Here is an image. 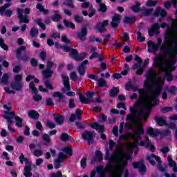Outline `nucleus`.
Here are the masks:
<instances>
[{"mask_svg":"<svg viewBox=\"0 0 177 177\" xmlns=\"http://www.w3.org/2000/svg\"><path fill=\"white\" fill-rule=\"evenodd\" d=\"M165 77L166 80L167 82H171V81H174V75L172 74V72L175 71H171V69H165V71H166Z\"/></svg>","mask_w":177,"mask_h":177,"instance_id":"obj_24","label":"nucleus"},{"mask_svg":"<svg viewBox=\"0 0 177 177\" xmlns=\"http://www.w3.org/2000/svg\"><path fill=\"white\" fill-rule=\"evenodd\" d=\"M86 35H88V28H86V26H83L81 30L77 33V38H79L82 42H84V41L86 39Z\"/></svg>","mask_w":177,"mask_h":177,"instance_id":"obj_14","label":"nucleus"},{"mask_svg":"<svg viewBox=\"0 0 177 177\" xmlns=\"http://www.w3.org/2000/svg\"><path fill=\"white\" fill-rule=\"evenodd\" d=\"M0 82L3 85H7L9 83V75L8 73H3L1 79H0Z\"/></svg>","mask_w":177,"mask_h":177,"instance_id":"obj_30","label":"nucleus"},{"mask_svg":"<svg viewBox=\"0 0 177 177\" xmlns=\"http://www.w3.org/2000/svg\"><path fill=\"white\" fill-rule=\"evenodd\" d=\"M98 12L106 13V12H107V6H106L105 3H100L99 5Z\"/></svg>","mask_w":177,"mask_h":177,"instance_id":"obj_42","label":"nucleus"},{"mask_svg":"<svg viewBox=\"0 0 177 177\" xmlns=\"http://www.w3.org/2000/svg\"><path fill=\"white\" fill-rule=\"evenodd\" d=\"M120 92V89L117 87H113L111 90L109 91V96L110 97H115L117 95H118Z\"/></svg>","mask_w":177,"mask_h":177,"instance_id":"obj_34","label":"nucleus"},{"mask_svg":"<svg viewBox=\"0 0 177 177\" xmlns=\"http://www.w3.org/2000/svg\"><path fill=\"white\" fill-rule=\"evenodd\" d=\"M17 12L19 23H25V24L30 23V19H28L27 15H23V10L21 8H17Z\"/></svg>","mask_w":177,"mask_h":177,"instance_id":"obj_13","label":"nucleus"},{"mask_svg":"<svg viewBox=\"0 0 177 177\" xmlns=\"http://www.w3.org/2000/svg\"><path fill=\"white\" fill-rule=\"evenodd\" d=\"M26 49H27L26 46H21L15 50L17 53V59L22 60L23 62H27V60H28V56H27V55H24L22 57H20V56H21V52H23V50H26Z\"/></svg>","mask_w":177,"mask_h":177,"instance_id":"obj_12","label":"nucleus"},{"mask_svg":"<svg viewBox=\"0 0 177 177\" xmlns=\"http://www.w3.org/2000/svg\"><path fill=\"white\" fill-rule=\"evenodd\" d=\"M173 109L171 106H164L162 109H160V113L162 114H167V113H169L172 111Z\"/></svg>","mask_w":177,"mask_h":177,"instance_id":"obj_44","label":"nucleus"},{"mask_svg":"<svg viewBox=\"0 0 177 177\" xmlns=\"http://www.w3.org/2000/svg\"><path fill=\"white\" fill-rule=\"evenodd\" d=\"M108 160H109V162H108L109 167L106 166L105 167V169L108 172H110V171H113V169H114V167L113 166V164H114V160H112L111 159H108Z\"/></svg>","mask_w":177,"mask_h":177,"instance_id":"obj_41","label":"nucleus"},{"mask_svg":"<svg viewBox=\"0 0 177 177\" xmlns=\"http://www.w3.org/2000/svg\"><path fill=\"white\" fill-rule=\"evenodd\" d=\"M53 96V97H58L59 100L64 99V95L59 91L54 92Z\"/></svg>","mask_w":177,"mask_h":177,"instance_id":"obj_58","label":"nucleus"},{"mask_svg":"<svg viewBox=\"0 0 177 177\" xmlns=\"http://www.w3.org/2000/svg\"><path fill=\"white\" fill-rule=\"evenodd\" d=\"M129 70V65L128 64H124V71L120 73L121 75H128V71Z\"/></svg>","mask_w":177,"mask_h":177,"instance_id":"obj_52","label":"nucleus"},{"mask_svg":"<svg viewBox=\"0 0 177 177\" xmlns=\"http://www.w3.org/2000/svg\"><path fill=\"white\" fill-rule=\"evenodd\" d=\"M168 92L171 95H175L177 93L176 86H171L169 88H168Z\"/></svg>","mask_w":177,"mask_h":177,"instance_id":"obj_60","label":"nucleus"},{"mask_svg":"<svg viewBox=\"0 0 177 177\" xmlns=\"http://www.w3.org/2000/svg\"><path fill=\"white\" fill-rule=\"evenodd\" d=\"M120 23H121V15L116 14L112 18L111 26L113 28H117Z\"/></svg>","mask_w":177,"mask_h":177,"instance_id":"obj_15","label":"nucleus"},{"mask_svg":"<svg viewBox=\"0 0 177 177\" xmlns=\"http://www.w3.org/2000/svg\"><path fill=\"white\" fill-rule=\"evenodd\" d=\"M120 157H122V154L121 153H113L111 155L109 160H112V161H115L117 158H120Z\"/></svg>","mask_w":177,"mask_h":177,"instance_id":"obj_48","label":"nucleus"},{"mask_svg":"<svg viewBox=\"0 0 177 177\" xmlns=\"http://www.w3.org/2000/svg\"><path fill=\"white\" fill-rule=\"evenodd\" d=\"M35 22L41 28V30H46V26H45V24L42 23V19L41 18L35 20Z\"/></svg>","mask_w":177,"mask_h":177,"instance_id":"obj_38","label":"nucleus"},{"mask_svg":"<svg viewBox=\"0 0 177 177\" xmlns=\"http://www.w3.org/2000/svg\"><path fill=\"white\" fill-rule=\"evenodd\" d=\"M63 23L67 28H71V30H75V24H74L73 22H70L67 21V19H64L63 21Z\"/></svg>","mask_w":177,"mask_h":177,"instance_id":"obj_36","label":"nucleus"},{"mask_svg":"<svg viewBox=\"0 0 177 177\" xmlns=\"http://www.w3.org/2000/svg\"><path fill=\"white\" fill-rule=\"evenodd\" d=\"M54 120L58 125H63L64 124V116L63 115H58L55 116Z\"/></svg>","mask_w":177,"mask_h":177,"instance_id":"obj_29","label":"nucleus"},{"mask_svg":"<svg viewBox=\"0 0 177 177\" xmlns=\"http://www.w3.org/2000/svg\"><path fill=\"white\" fill-rule=\"evenodd\" d=\"M60 140L62 142H68V140H70V142H73V140H74L73 136L68 135V133H63L60 136Z\"/></svg>","mask_w":177,"mask_h":177,"instance_id":"obj_25","label":"nucleus"},{"mask_svg":"<svg viewBox=\"0 0 177 177\" xmlns=\"http://www.w3.org/2000/svg\"><path fill=\"white\" fill-rule=\"evenodd\" d=\"M44 85L47 88V89H49L50 91H53V86L52 85V84H50V82H49L48 80L45 81Z\"/></svg>","mask_w":177,"mask_h":177,"instance_id":"obj_61","label":"nucleus"},{"mask_svg":"<svg viewBox=\"0 0 177 177\" xmlns=\"http://www.w3.org/2000/svg\"><path fill=\"white\" fill-rule=\"evenodd\" d=\"M53 71L51 69H46L42 71V74L45 78H50L53 75Z\"/></svg>","mask_w":177,"mask_h":177,"instance_id":"obj_32","label":"nucleus"},{"mask_svg":"<svg viewBox=\"0 0 177 177\" xmlns=\"http://www.w3.org/2000/svg\"><path fill=\"white\" fill-rule=\"evenodd\" d=\"M97 86L100 88H107V82L103 78H100L97 81Z\"/></svg>","mask_w":177,"mask_h":177,"instance_id":"obj_35","label":"nucleus"},{"mask_svg":"<svg viewBox=\"0 0 177 177\" xmlns=\"http://www.w3.org/2000/svg\"><path fill=\"white\" fill-rule=\"evenodd\" d=\"M170 30L173 31V32H177V27L171 26L169 28V26L167 25V29L166 30V33L165 35V41L163 43L164 46H167L168 44L172 42V33H171Z\"/></svg>","mask_w":177,"mask_h":177,"instance_id":"obj_5","label":"nucleus"},{"mask_svg":"<svg viewBox=\"0 0 177 177\" xmlns=\"http://www.w3.org/2000/svg\"><path fill=\"white\" fill-rule=\"evenodd\" d=\"M132 165L133 168L138 169L140 174H146V171H147V167H146V165H145L143 160L133 162Z\"/></svg>","mask_w":177,"mask_h":177,"instance_id":"obj_10","label":"nucleus"},{"mask_svg":"<svg viewBox=\"0 0 177 177\" xmlns=\"http://www.w3.org/2000/svg\"><path fill=\"white\" fill-rule=\"evenodd\" d=\"M160 133V131H158V129H153V127H149L147 129V135L153 136V138H157V136H158Z\"/></svg>","mask_w":177,"mask_h":177,"instance_id":"obj_21","label":"nucleus"},{"mask_svg":"<svg viewBox=\"0 0 177 177\" xmlns=\"http://www.w3.org/2000/svg\"><path fill=\"white\" fill-rule=\"evenodd\" d=\"M75 114L72 113L71 115L69 118V121H71V122H74L76 118L77 120H82V115H81V109H77L75 111Z\"/></svg>","mask_w":177,"mask_h":177,"instance_id":"obj_16","label":"nucleus"},{"mask_svg":"<svg viewBox=\"0 0 177 177\" xmlns=\"http://www.w3.org/2000/svg\"><path fill=\"white\" fill-rule=\"evenodd\" d=\"M158 30H160V24H154L151 29L148 31L149 37H153L154 33L158 35V34H160Z\"/></svg>","mask_w":177,"mask_h":177,"instance_id":"obj_18","label":"nucleus"},{"mask_svg":"<svg viewBox=\"0 0 177 177\" xmlns=\"http://www.w3.org/2000/svg\"><path fill=\"white\" fill-rule=\"evenodd\" d=\"M157 1L148 0L146 3L147 8H151L152 6H156L157 5Z\"/></svg>","mask_w":177,"mask_h":177,"instance_id":"obj_57","label":"nucleus"},{"mask_svg":"<svg viewBox=\"0 0 177 177\" xmlns=\"http://www.w3.org/2000/svg\"><path fill=\"white\" fill-rule=\"evenodd\" d=\"M95 158H97V161L100 162V161H103V154L102 151L97 150L95 151Z\"/></svg>","mask_w":177,"mask_h":177,"instance_id":"obj_50","label":"nucleus"},{"mask_svg":"<svg viewBox=\"0 0 177 177\" xmlns=\"http://www.w3.org/2000/svg\"><path fill=\"white\" fill-rule=\"evenodd\" d=\"M28 115L30 118H32V120H38L39 118V114L35 110L29 111Z\"/></svg>","mask_w":177,"mask_h":177,"instance_id":"obj_26","label":"nucleus"},{"mask_svg":"<svg viewBox=\"0 0 177 177\" xmlns=\"http://www.w3.org/2000/svg\"><path fill=\"white\" fill-rule=\"evenodd\" d=\"M167 160L169 161V166L171 168H174V167H176V162H175L174 160H172V157L171 156V155H169L167 156Z\"/></svg>","mask_w":177,"mask_h":177,"instance_id":"obj_46","label":"nucleus"},{"mask_svg":"<svg viewBox=\"0 0 177 177\" xmlns=\"http://www.w3.org/2000/svg\"><path fill=\"white\" fill-rule=\"evenodd\" d=\"M147 78H151L156 75V72L153 68H150L148 72L147 73Z\"/></svg>","mask_w":177,"mask_h":177,"instance_id":"obj_47","label":"nucleus"},{"mask_svg":"<svg viewBox=\"0 0 177 177\" xmlns=\"http://www.w3.org/2000/svg\"><path fill=\"white\" fill-rule=\"evenodd\" d=\"M15 82L10 84L11 88L15 89V91H21L23 88V84H21V80H23V75L21 74H17L15 77Z\"/></svg>","mask_w":177,"mask_h":177,"instance_id":"obj_7","label":"nucleus"},{"mask_svg":"<svg viewBox=\"0 0 177 177\" xmlns=\"http://www.w3.org/2000/svg\"><path fill=\"white\" fill-rule=\"evenodd\" d=\"M53 15L51 16V20L54 21V23H59L60 20H62V15H60V12L59 10H53Z\"/></svg>","mask_w":177,"mask_h":177,"instance_id":"obj_19","label":"nucleus"},{"mask_svg":"<svg viewBox=\"0 0 177 177\" xmlns=\"http://www.w3.org/2000/svg\"><path fill=\"white\" fill-rule=\"evenodd\" d=\"M136 20H138V18L135 15L131 17L126 16L124 18V24H135Z\"/></svg>","mask_w":177,"mask_h":177,"instance_id":"obj_20","label":"nucleus"},{"mask_svg":"<svg viewBox=\"0 0 177 177\" xmlns=\"http://www.w3.org/2000/svg\"><path fill=\"white\" fill-rule=\"evenodd\" d=\"M151 157L154 158L156 161L158 162V165H161L162 164V161L161 160V158L160 156L155 155L154 153L151 154Z\"/></svg>","mask_w":177,"mask_h":177,"instance_id":"obj_55","label":"nucleus"},{"mask_svg":"<svg viewBox=\"0 0 177 177\" xmlns=\"http://www.w3.org/2000/svg\"><path fill=\"white\" fill-rule=\"evenodd\" d=\"M103 40L99 37H96L95 36H90L88 37V42L89 43H93V42H97V44H102Z\"/></svg>","mask_w":177,"mask_h":177,"instance_id":"obj_37","label":"nucleus"},{"mask_svg":"<svg viewBox=\"0 0 177 177\" xmlns=\"http://www.w3.org/2000/svg\"><path fill=\"white\" fill-rule=\"evenodd\" d=\"M74 20L75 23H77V24H82V23H84V17H81L80 15H75L74 16Z\"/></svg>","mask_w":177,"mask_h":177,"instance_id":"obj_45","label":"nucleus"},{"mask_svg":"<svg viewBox=\"0 0 177 177\" xmlns=\"http://www.w3.org/2000/svg\"><path fill=\"white\" fill-rule=\"evenodd\" d=\"M66 158H67V154L64 153L63 152L59 153L57 160L63 161V160H66Z\"/></svg>","mask_w":177,"mask_h":177,"instance_id":"obj_59","label":"nucleus"},{"mask_svg":"<svg viewBox=\"0 0 177 177\" xmlns=\"http://www.w3.org/2000/svg\"><path fill=\"white\" fill-rule=\"evenodd\" d=\"M155 120L156 121V124L158 125V127H167V120H164L162 116L160 118H157V116L155 117Z\"/></svg>","mask_w":177,"mask_h":177,"instance_id":"obj_28","label":"nucleus"},{"mask_svg":"<svg viewBox=\"0 0 177 177\" xmlns=\"http://www.w3.org/2000/svg\"><path fill=\"white\" fill-rule=\"evenodd\" d=\"M15 125L18 128H23V119L20 118V116H15Z\"/></svg>","mask_w":177,"mask_h":177,"instance_id":"obj_33","label":"nucleus"},{"mask_svg":"<svg viewBox=\"0 0 177 177\" xmlns=\"http://www.w3.org/2000/svg\"><path fill=\"white\" fill-rule=\"evenodd\" d=\"M109 26V20H104L102 22L97 23L95 26V30L100 32V34H103L106 32V27Z\"/></svg>","mask_w":177,"mask_h":177,"instance_id":"obj_11","label":"nucleus"},{"mask_svg":"<svg viewBox=\"0 0 177 177\" xmlns=\"http://www.w3.org/2000/svg\"><path fill=\"white\" fill-rule=\"evenodd\" d=\"M160 50L164 52L165 55L167 56H174V58L169 61L170 64L168 65V64L164 63L162 60H161V59H162V56L160 54H158L153 59V67L160 70L161 73H164L165 70L175 71L176 70V66H175V64H176L177 62V45H175L174 48H172L171 46H167L166 49H164V47L161 46Z\"/></svg>","mask_w":177,"mask_h":177,"instance_id":"obj_2","label":"nucleus"},{"mask_svg":"<svg viewBox=\"0 0 177 177\" xmlns=\"http://www.w3.org/2000/svg\"><path fill=\"white\" fill-rule=\"evenodd\" d=\"M36 9H38L40 13H43L44 15H48L49 13V10L45 9V7L41 3H39L36 5Z\"/></svg>","mask_w":177,"mask_h":177,"instance_id":"obj_27","label":"nucleus"},{"mask_svg":"<svg viewBox=\"0 0 177 177\" xmlns=\"http://www.w3.org/2000/svg\"><path fill=\"white\" fill-rule=\"evenodd\" d=\"M38 34H39L38 28L35 27L31 28L30 31V35L32 38H35V37H37Z\"/></svg>","mask_w":177,"mask_h":177,"instance_id":"obj_40","label":"nucleus"},{"mask_svg":"<svg viewBox=\"0 0 177 177\" xmlns=\"http://www.w3.org/2000/svg\"><path fill=\"white\" fill-rule=\"evenodd\" d=\"M54 45L57 49H62L64 52H69V53H71V49H73L67 46H62L59 42H55Z\"/></svg>","mask_w":177,"mask_h":177,"instance_id":"obj_23","label":"nucleus"},{"mask_svg":"<svg viewBox=\"0 0 177 177\" xmlns=\"http://www.w3.org/2000/svg\"><path fill=\"white\" fill-rule=\"evenodd\" d=\"M46 105L47 106V107H52L55 106V103H53V100H52L51 97L47 99L46 100Z\"/></svg>","mask_w":177,"mask_h":177,"instance_id":"obj_62","label":"nucleus"},{"mask_svg":"<svg viewBox=\"0 0 177 177\" xmlns=\"http://www.w3.org/2000/svg\"><path fill=\"white\" fill-rule=\"evenodd\" d=\"M158 49H160V46L154 44L149 52L153 53V55H157V50H158Z\"/></svg>","mask_w":177,"mask_h":177,"instance_id":"obj_56","label":"nucleus"},{"mask_svg":"<svg viewBox=\"0 0 177 177\" xmlns=\"http://www.w3.org/2000/svg\"><path fill=\"white\" fill-rule=\"evenodd\" d=\"M142 3L139 1H135L134 5L131 7V9L134 12V13H139L141 12L142 16L145 17H148V16H151L153 12H154V8H147L145 10L142 9L140 6Z\"/></svg>","mask_w":177,"mask_h":177,"instance_id":"obj_3","label":"nucleus"},{"mask_svg":"<svg viewBox=\"0 0 177 177\" xmlns=\"http://www.w3.org/2000/svg\"><path fill=\"white\" fill-rule=\"evenodd\" d=\"M88 161V158L86 157H83L80 161V165L83 169L86 168V162Z\"/></svg>","mask_w":177,"mask_h":177,"instance_id":"obj_53","label":"nucleus"},{"mask_svg":"<svg viewBox=\"0 0 177 177\" xmlns=\"http://www.w3.org/2000/svg\"><path fill=\"white\" fill-rule=\"evenodd\" d=\"M70 78L71 80H72V81H74L75 82L78 81V76H77V73L74 71L71 73Z\"/></svg>","mask_w":177,"mask_h":177,"instance_id":"obj_63","label":"nucleus"},{"mask_svg":"<svg viewBox=\"0 0 177 177\" xmlns=\"http://www.w3.org/2000/svg\"><path fill=\"white\" fill-rule=\"evenodd\" d=\"M140 135H145L143 125L140 126L136 131V135L133 136V139H140Z\"/></svg>","mask_w":177,"mask_h":177,"instance_id":"obj_22","label":"nucleus"},{"mask_svg":"<svg viewBox=\"0 0 177 177\" xmlns=\"http://www.w3.org/2000/svg\"><path fill=\"white\" fill-rule=\"evenodd\" d=\"M43 140L46 142L44 145H49V143H50V136H49V134L44 133L43 135Z\"/></svg>","mask_w":177,"mask_h":177,"instance_id":"obj_51","label":"nucleus"},{"mask_svg":"<svg viewBox=\"0 0 177 177\" xmlns=\"http://www.w3.org/2000/svg\"><path fill=\"white\" fill-rule=\"evenodd\" d=\"M124 172H125V166L119 167L118 169V177H122Z\"/></svg>","mask_w":177,"mask_h":177,"instance_id":"obj_54","label":"nucleus"},{"mask_svg":"<svg viewBox=\"0 0 177 177\" xmlns=\"http://www.w3.org/2000/svg\"><path fill=\"white\" fill-rule=\"evenodd\" d=\"M79 99L80 103H82L83 104H88V103H89V99L86 98V97L82 93H79Z\"/></svg>","mask_w":177,"mask_h":177,"instance_id":"obj_31","label":"nucleus"},{"mask_svg":"<svg viewBox=\"0 0 177 177\" xmlns=\"http://www.w3.org/2000/svg\"><path fill=\"white\" fill-rule=\"evenodd\" d=\"M63 153H66V154H68L70 157L73 156V147H67L62 149Z\"/></svg>","mask_w":177,"mask_h":177,"instance_id":"obj_39","label":"nucleus"},{"mask_svg":"<svg viewBox=\"0 0 177 177\" xmlns=\"http://www.w3.org/2000/svg\"><path fill=\"white\" fill-rule=\"evenodd\" d=\"M88 63L89 61L88 59H85L79 65L77 70L80 77H84V75H85V66Z\"/></svg>","mask_w":177,"mask_h":177,"instance_id":"obj_17","label":"nucleus"},{"mask_svg":"<svg viewBox=\"0 0 177 177\" xmlns=\"http://www.w3.org/2000/svg\"><path fill=\"white\" fill-rule=\"evenodd\" d=\"M157 81L158 83L153 84H150L147 81L144 83V88L151 93V97H149L147 91L145 88L138 90V99L135 105L137 107H140V106H142V107L138 110L130 106V113L127 115L126 118L127 122L124 124L125 129H132L140 121V116L142 117L144 121H146L150 117L151 107H156L160 104L158 97L162 92V85L165 84V77H160ZM160 84H162V85Z\"/></svg>","mask_w":177,"mask_h":177,"instance_id":"obj_1","label":"nucleus"},{"mask_svg":"<svg viewBox=\"0 0 177 177\" xmlns=\"http://www.w3.org/2000/svg\"><path fill=\"white\" fill-rule=\"evenodd\" d=\"M29 88L30 89H31L33 93H38V89H37V87H35V84H34V82H30L29 83Z\"/></svg>","mask_w":177,"mask_h":177,"instance_id":"obj_49","label":"nucleus"},{"mask_svg":"<svg viewBox=\"0 0 177 177\" xmlns=\"http://www.w3.org/2000/svg\"><path fill=\"white\" fill-rule=\"evenodd\" d=\"M95 135H96L95 131L87 130L82 133V138L84 140H87V145L90 146L95 142Z\"/></svg>","mask_w":177,"mask_h":177,"instance_id":"obj_6","label":"nucleus"},{"mask_svg":"<svg viewBox=\"0 0 177 177\" xmlns=\"http://www.w3.org/2000/svg\"><path fill=\"white\" fill-rule=\"evenodd\" d=\"M50 177H63V174H62V171H57L56 173H53L50 175Z\"/></svg>","mask_w":177,"mask_h":177,"instance_id":"obj_64","label":"nucleus"},{"mask_svg":"<svg viewBox=\"0 0 177 177\" xmlns=\"http://www.w3.org/2000/svg\"><path fill=\"white\" fill-rule=\"evenodd\" d=\"M88 127H91V128L97 131L98 133H101L100 138L102 139V140H106V139H107L106 134L103 133L104 131H106L104 125L99 124L97 122H94L93 123L88 124Z\"/></svg>","mask_w":177,"mask_h":177,"instance_id":"obj_4","label":"nucleus"},{"mask_svg":"<svg viewBox=\"0 0 177 177\" xmlns=\"http://www.w3.org/2000/svg\"><path fill=\"white\" fill-rule=\"evenodd\" d=\"M62 82L64 84V86L66 89V91H67V95L68 96H75V93L73 92V91H71V86H70V78L68 77V76H64V75H62Z\"/></svg>","mask_w":177,"mask_h":177,"instance_id":"obj_9","label":"nucleus"},{"mask_svg":"<svg viewBox=\"0 0 177 177\" xmlns=\"http://www.w3.org/2000/svg\"><path fill=\"white\" fill-rule=\"evenodd\" d=\"M70 55L71 57L74 59V60L76 62H82V60H84V59L88 56V53L84 52L78 55V50L75 48H72L71 50Z\"/></svg>","mask_w":177,"mask_h":177,"instance_id":"obj_8","label":"nucleus"},{"mask_svg":"<svg viewBox=\"0 0 177 177\" xmlns=\"http://www.w3.org/2000/svg\"><path fill=\"white\" fill-rule=\"evenodd\" d=\"M63 5L68 6V8H71L72 9L75 8L74 3H73V0H65L63 3Z\"/></svg>","mask_w":177,"mask_h":177,"instance_id":"obj_43","label":"nucleus"}]
</instances>
